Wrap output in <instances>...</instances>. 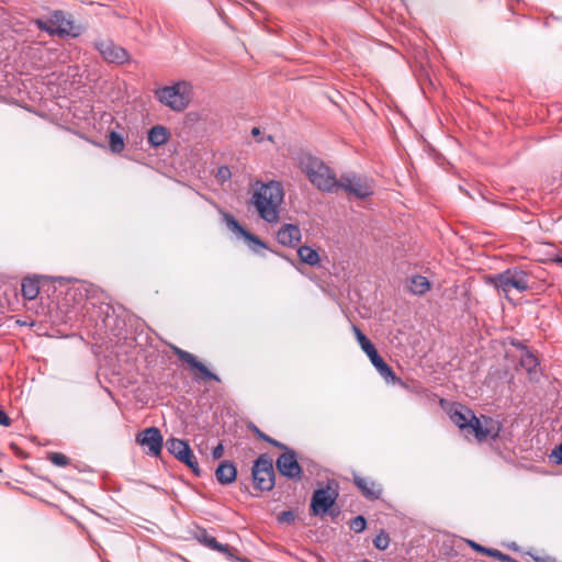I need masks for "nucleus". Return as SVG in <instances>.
Masks as SVG:
<instances>
[{
    "mask_svg": "<svg viewBox=\"0 0 562 562\" xmlns=\"http://www.w3.org/2000/svg\"><path fill=\"white\" fill-rule=\"evenodd\" d=\"M450 418L460 429L473 434L477 441L495 439L502 429L497 420L485 415L477 417L470 408L460 404L451 407Z\"/></svg>",
    "mask_w": 562,
    "mask_h": 562,
    "instance_id": "nucleus-1",
    "label": "nucleus"
},
{
    "mask_svg": "<svg viewBox=\"0 0 562 562\" xmlns=\"http://www.w3.org/2000/svg\"><path fill=\"white\" fill-rule=\"evenodd\" d=\"M259 186L255 190L251 203L258 215L268 223H277L279 221L280 206L284 199L282 184L278 181L268 183L256 182Z\"/></svg>",
    "mask_w": 562,
    "mask_h": 562,
    "instance_id": "nucleus-2",
    "label": "nucleus"
},
{
    "mask_svg": "<svg viewBox=\"0 0 562 562\" xmlns=\"http://www.w3.org/2000/svg\"><path fill=\"white\" fill-rule=\"evenodd\" d=\"M299 166L310 182L318 190L328 193L337 192L339 179L336 178L335 172L322 159L304 155L300 158Z\"/></svg>",
    "mask_w": 562,
    "mask_h": 562,
    "instance_id": "nucleus-3",
    "label": "nucleus"
},
{
    "mask_svg": "<svg viewBox=\"0 0 562 562\" xmlns=\"http://www.w3.org/2000/svg\"><path fill=\"white\" fill-rule=\"evenodd\" d=\"M36 26L50 35H70L76 37L80 34V29L75 26L70 16L61 10H56L46 19H36Z\"/></svg>",
    "mask_w": 562,
    "mask_h": 562,
    "instance_id": "nucleus-4",
    "label": "nucleus"
},
{
    "mask_svg": "<svg viewBox=\"0 0 562 562\" xmlns=\"http://www.w3.org/2000/svg\"><path fill=\"white\" fill-rule=\"evenodd\" d=\"M158 100L173 111H183L192 99V87L186 81L156 91Z\"/></svg>",
    "mask_w": 562,
    "mask_h": 562,
    "instance_id": "nucleus-5",
    "label": "nucleus"
},
{
    "mask_svg": "<svg viewBox=\"0 0 562 562\" xmlns=\"http://www.w3.org/2000/svg\"><path fill=\"white\" fill-rule=\"evenodd\" d=\"M495 288L502 291L506 297L513 292L519 293L530 289L529 274L520 269H507L492 278Z\"/></svg>",
    "mask_w": 562,
    "mask_h": 562,
    "instance_id": "nucleus-6",
    "label": "nucleus"
},
{
    "mask_svg": "<svg viewBox=\"0 0 562 562\" xmlns=\"http://www.w3.org/2000/svg\"><path fill=\"white\" fill-rule=\"evenodd\" d=\"M355 336L363 350V352L369 357L372 364L379 371L381 376H383L386 381H391L392 383H400L404 385V383L398 379L391 367L386 364V362L380 357L374 345L370 341V339L357 327H352Z\"/></svg>",
    "mask_w": 562,
    "mask_h": 562,
    "instance_id": "nucleus-7",
    "label": "nucleus"
},
{
    "mask_svg": "<svg viewBox=\"0 0 562 562\" xmlns=\"http://www.w3.org/2000/svg\"><path fill=\"white\" fill-rule=\"evenodd\" d=\"M339 189L344 190L348 195L366 199L373 194L374 183L373 180L368 177L348 172L340 176L337 191Z\"/></svg>",
    "mask_w": 562,
    "mask_h": 562,
    "instance_id": "nucleus-8",
    "label": "nucleus"
},
{
    "mask_svg": "<svg viewBox=\"0 0 562 562\" xmlns=\"http://www.w3.org/2000/svg\"><path fill=\"white\" fill-rule=\"evenodd\" d=\"M252 480L260 491H270L274 485V471L272 459L268 454H261L252 467Z\"/></svg>",
    "mask_w": 562,
    "mask_h": 562,
    "instance_id": "nucleus-9",
    "label": "nucleus"
},
{
    "mask_svg": "<svg viewBox=\"0 0 562 562\" xmlns=\"http://www.w3.org/2000/svg\"><path fill=\"white\" fill-rule=\"evenodd\" d=\"M168 452L184 463L195 475H200V468L189 443L182 439L171 438L166 442Z\"/></svg>",
    "mask_w": 562,
    "mask_h": 562,
    "instance_id": "nucleus-10",
    "label": "nucleus"
},
{
    "mask_svg": "<svg viewBox=\"0 0 562 562\" xmlns=\"http://www.w3.org/2000/svg\"><path fill=\"white\" fill-rule=\"evenodd\" d=\"M172 350L179 360L186 362L190 367V369L193 371L195 380H214L216 382H221L220 376L211 372L201 361L196 359L194 355L179 347H172Z\"/></svg>",
    "mask_w": 562,
    "mask_h": 562,
    "instance_id": "nucleus-11",
    "label": "nucleus"
},
{
    "mask_svg": "<svg viewBox=\"0 0 562 562\" xmlns=\"http://www.w3.org/2000/svg\"><path fill=\"white\" fill-rule=\"evenodd\" d=\"M94 47L106 63L122 65L130 59L126 49L114 44L111 40L95 41Z\"/></svg>",
    "mask_w": 562,
    "mask_h": 562,
    "instance_id": "nucleus-12",
    "label": "nucleus"
},
{
    "mask_svg": "<svg viewBox=\"0 0 562 562\" xmlns=\"http://www.w3.org/2000/svg\"><path fill=\"white\" fill-rule=\"evenodd\" d=\"M283 450L284 452L276 461L278 471L286 477L300 479L302 468L297 462L296 453L288 447Z\"/></svg>",
    "mask_w": 562,
    "mask_h": 562,
    "instance_id": "nucleus-13",
    "label": "nucleus"
},
{
    "mask_svg": "<svg viewBox=\"0 0 562 562\" xmlns=\"http://www.w3.org/2000/svg\"><path fill=\"white\" fill-rule=\"evenodd\" d=\"M136 442L147 448V453L159 456L162 449V436L156 427H149L136 435Z\"/></svg>",
    "mask_w": 562,
    "mask_h": 562,
    "instance_id": "nucleus-14",
    "label": "nucleus"
},
{
    "mask_svg": "<svg viewBox=\"0 0 562 562\" xmlns=\"http://www.w3.org/2000/svg\"><path fill=\"white\" fill-rule=\"evenodd\" d=\"M336 492L330 487L319 488L313 493L311 508L315 515H324L334 505Z\"/></svg>",
    "mask_w": 562,
    "mask_h": 562,
    "instance_id": "nucleus-15",
    "label": "nucleus"
},
{
    "mask_svg": "<svg viewBox=\"0 0 562 562\" xmlns=\"http://www.w3.org/2000/svg\"><path fill=\"white\" fill-rule=\"evenodd\" d=\"M353 483L361 494L370 501L379 499L383 493L381 484L371 477L357 474L353 475Z\"/></svg>",
    "mask_w": 562,
    "mask_h": 562,
    "instance_id": "nucleus-16",
    "label": "nucleus"
},
{
    "mask_svg": "<svg viewBox=\"0 0 562 562\" xmlns=\"http://www.w3.org/2000/svg\"><path fill=\"white\" fill-rule=\"evenodd\" d=\"M280 244L289 247H295L301 240V231L293 224L283 225L277 235Z\"/></svg>",
    "mask_w": 562,
    "mask_h": 562,
    "instance_id": "nucleus-17",
    "label": "nucleus"
},
{
    "mask_svg": "<svg viewBox=\"0 0 562 562\" xmlns=\"http://www.w3.org/2000/svg\"><path fill=\"white\" fill-rule=\"evenodd\" d=\"M215 475L221 484H229L236 480L237 470L232 462L222 461L215 471Z\"/></svg>",
    "mask_w": 562,
    "mask_h": 562,
    "instance_id": "nucleus-18",
    "label": "nucleus"
},
{
    "mask_svg": "<svg viewBox=\"0 0 562 562\" xmlns=\"http://www.w3.org/2000/svg\"><path fill=\"white\" fill-rule=\"evenodd\" d=\"M519 363L521 368H524L530 376L532 374H536L537 368L539 366L538 358L524 346L521 347V356Z\"/></svg>",
    "mask_w": 562,
    "mask_h": 562,
    "instance_id": "nucleus-19",
    "label": "nucleus"
},
{
    "mask_svg": "<svg viewBox=\"0 0 562 562\" xmlns=\"http://www.w3.org/2000/svg\"><path fill=\"white\" fill-rule=\"evenodd\" d=\"M22 295L26 300H34L40 293V284L36 278L26 277L21 285Z\"/></svg>",
    "mask_w": 562,
    "mask_h": 562,
    "instance_id": "nucleus-20",
    "label": "nucleus"
},
{
    "mask_svg": "<svg viewBox=\"0 0 562 562\" xmlns=\"http://www.w3.org/2000/svg\"><path fill=\"white\" fill-rule=\"evenodd\" d=\"M168 136L169 134L166 127L156 125L151 127L148 132V142L153 146L158 147L167 143Z\"/></svg>",
    "mask_w": 562,
    "mask_h": 562,
    "instance_id": "nucleus-21",
    "label": "nucleus"
},
{
    "mask_svg": "<svg viewBox=\"0 0 562 562\" xmlns=\"http://www.w3.org/2000/svg\"><path fill=\"white\" fill-rule=\"evenodd\" d=\"M430 289V283L426 277L414 276L409 280L408 290L417 295L426 293Z\"/></svg>",
    "mask_w": 562,
    "mask_h": 562,
    "instance_id": "nucleus-22",
    "label": "nucleus"
},
{
    "mask_svg": "<svg viewBox=\"0 0 562 562\" xmlns=\"http://www.w3.org/2000/svg\"><path fill=\"white\" fill-rule=\"evenodd\" d=\"M297 255L301 261L308 266H316L319 262L318 252L308 246H301L297 249Z\"/></svg>",
    "mask_w": 562,
    "mask_h": 562,
    "instance_id": "nucleus-23",
    "label": "nucleus"
},
{
    "mask_svg": "<svg viewBox=\"0 0 562 562\" xmlns=\"http://www.w3.org/2000/svg\"><path fill=\"white\" fill-rule=\"evenodd\" d=\"M199 540L202 543H204L206 547L211 548L212 550L223 552L229 557L233 555V553H232L233 548L229 547L228 544L220 543L214 537L203 535L202 538H199Z\"/></svg>",
    "mask_w": 562,
    "mask_h": 562,
    "instance_id": "nucleus-24",
    "label": "nucleus"
},
{
    "mask_svg": "<svg viewBox=\"0 0 562 562\" xmlns=\"http://www.w3.org/2000/svg\"><path fill=\"white\" fill-rule=\"evenodd\" d=\"M109 146L113 153H122L125 147L123 136L114 131H111L109 134Z\"/></svg>",
    "mask_w": 562,
    "mask_h": 562,
    "instance_id": "nucleus-25",
    "label": "nucleus"
},
{
    "mask_svg": "<svg viewBox=\"0 0 562 562\" xmlns=\"http://www.w3.org/2000/svg\"><path fill=\"white\" fill-rule=\"evenodd\" d=\"M249 429L257 436L258 439L266 441L278 449H286V446L284 443L271 438L270 436L261 431L256 425H251Z\"/></svg>",
    "mask_w": 562,
    "mask_h": 562,
    "instance_id": "nucleus-26",
    "label": "nucleus"
},
{
    "mask_svg": "<svg viewBox=\"0 0 562 562\" xmlns=\"http://www.w3.org/2000/svg\"><path fill=\"white\" fill-rule=\"evenodd\" d=\"M227 223L232 227V229L240 233L243 236H245L249 240L260 244V240L258 239V237H256L252 234H250L249 232L245 231L234 217H229L227 220Z\"/></svg>",
    "mask_w": 562,
    "mask_h": 562,
    "instance_id": "nucleus-27",
    "label": "nucleus"
},
{
    "mask_svg": "<svg viewBox=\"0 0 562 562\" xmlns=\"http://www.w3.org/2000/svg\"><path fill=\"white\" fill-rule=\"evenodd\" d=\"M47 460L56 467H66L70 463L69 458L61 452H50L47 454Z\"/></svg>",
    "mask_w": 562,
    "mask_h": 562,
    "instance_id": "nucleus-28",
    "label": "nucleus"
},
{
    "mask_svg": "<svg viewBox=\"0 0 562 562\" xmlns=\"http://www.w3.org/2000/svg\"><path fill=\"white\" fill-rule=\"evenodd\" d=\"M373 544L379 550H385L390 544V536L383 530L373 539Z\"/></svg>",
    "mask_w": 562,
    "mask_h": 562,
    "instance_id": "nucleus-29",
    "label": "nucleus"
},
{
    "mask_svg": "<svg viewBox=\"0 0 562 562\" xmlns=\"http://www.w3.org/2000/svg\"><path fill=\"white\" fill-rule=\"evenodd\" d=\"M278 524H295V514L291 510L283 512L277 517Z\"/></svg>",
    "mask_w": 562,
    "mask_h": 562,
    "instance_id": "nucleus-30",
    "label": "nucleus"
},
{
    "mask_svg": "<svg viewBox=\"0 0 562 562\" xmlns=\"http://www.w3.org/2000/svg\"><path fill=\"white\" fill-rule=\"evenodd\" d=\"M232 177V172L229 170L228 167L226 166H222L217 169V172H216V179L220 181V182H225L227 181L228 179H231Z\"/></svg>",
    "mask_w": 562,
    "mask_h": 562,
    "instance_id": "nucleus-31",
    "label": "nucleus"
},
{
    "mask_svg": "<svg viewBox=\"0 0 562 562\" xmlns=\"http://www.w3.org/2000/svg\"><path fill=\"white\" fill-rule=\"evenodd\" d=\"M531 557L536 562H555V558H553L550 554H546V553L531 554Z\"/></svg>",
    "mask_w": 562,
    "mask_h": 562,
    "instance_id": "nucleus-32",
    "label": "nucleus"
},
{
    "mask_svg": "<svg viewBox=\"0 0 562 562\" xmlns=\"http://www.w3.org/2000/svg\"><path fill=\"white\" fill-rule=\"evenodd\" d=\"M224 454V446L223 443H218L216 447L212 450V457L213 459L217 460L221 459Z\"/></svg>",
    "mask_w": 562,
    "mask_h": 562,
    "instance_id": "nucleus-33",
    "label": "nucleus"
},
{
    "mask_svg": "<svg viewBox=\"0 0 562 562\" xmlns=\"http://www.w3.org/2000/svg\"><path fill=\"white\" fill-rule=\"evenodd\" d=\"M467 543L469 547H471L474 551L485 554L486 553V547L481 546L480 543H476L473 540H467Z\"/></svg>",
    "mask_w": 562,
    "mask_h": 562,
    "instance_id": "nucleus-34",
    "label": "nucleus"
},
{
    "mask_svg": "<svg viewBox=\"0 0 562 562\" xmlns=\"http://www.w3.org/2000/svg\"><path fill=\"white\" fill-rule=\"evenodd\" d=\"M0 425L4 427H9L11 425V418L2 409H0Z\"/></svg>",
    "mask_w": 562,
    "mask_h": 562,
    "instance_id": "nucleus-35",
    "label": "nucleus"
},
{
    "mask_svg": "<svg viewBox=\"0 0 562 562\" xmlns=\"http://www.w3.org/2000/svg\"><path fill=\"white\" fill-rule=\"evenodd\" d=\"M501 554H502V551H499L497 549H492V548H487L486 553H485V555L492 557L496 560H498L501 558Z\"/></svg>",
    "mask_w": 562,
    "mask_h": 562,
    "instance_id": "nucleus-36",
    "label": "nucleus"
},
{
    "mask_svg": "<svg viewBox=\"0 0 562 562\" xmlns=\"http://www.w3.org/2000/svg\"><path fill=\"white\" fill-rule=\"evenodd\" d=\"M553 454L558 459V462L562 464V443L555 448Z\"/></svg>",
    "mask_w": 562,
    "mask_h": 562,
    "instance_id": "nucleus-37",
    "label": "nucleus"
},
{
    "mask_svg": "<svg viewBox=\"0 0 562 562\" xmlns=\"http://www.w3.org/2000/svg\"><path fill=\"white\" fill-rule=\"evenodd\" d=\"M353 524L356 526L360 525L361 527H366V519L363 518V516H357L353 518Z\"/></svg>",
    "mask_w": 562,
    "mask_h": 562,
    "instance_id": "nucleus-38",
    "label": "nucleus"
},
{
    "mask_svg": "<svg viewBox=\"0 0 562 562\" xmlns=\"http://www.w3.org/2000/svg\"><path fill=\"white\" fill-rule=\"evenodd\" d=\"M502 562H517L514 558L508 554L502 552L501 558L498 559Z\"/></svg>",
    "mask_w": 562,
    "mask_h": 562,
    "instance_id": "nucleus-39",
    "label": "nucleus"
},
{
    "mask_svg": "<svg viewBox=\"0 0 562 562\" xmlns=\"http://www.w3.org/2000/svg\"><path fill=\"white\" fill-rule=\"evenodd\" d=\"M251 135L255 136V137L259 136L260 135V128L259 127H254L251 130Z\"/></svg>",
    "mask_w": 562,
    "mask_h": 562,
    "instance_id": "nucleus-40",
    "label": "nucleus"
}]
</instances>
